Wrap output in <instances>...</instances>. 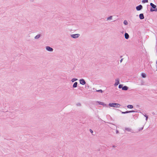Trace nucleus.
<instances>
[{"instance_id":"nucleus-17","label":"nucleus","mask_w":157,"mask_h":157,"mask_svg":"<svg viewBox=\"0 0 157 157\" xmlns=\"http://www.w3.org/2000/svg\"><path fill=\"white\" fill-rule=\"evenodd\" d=\"M141 75L143 78H145L146 77V75L145 73H142L141 74Z\"/></svg>"},{"instance_id":"nucleus-1","label":"nucleus","mask_w":157,"mask_h":157,"mask_svg":"<svg viewBox=\"0 0 157 157\" xmlns=\"http://www.w3.org/2000/svg\"><path fill=\"white\" fill-rule=\"evenodd\" d=\"M109 105L111 107L115 108H119L121 105L118 103H110L109 104Z\"/></svg>"},{"instance_id":"nucleus-15","label":"nucleus","mask_w":157,"mask_h":157,"mask_svg":"<svg viewBox=\"0 0 157 157\" xmlns=\"http://www.w3.org/2000/svg\"><path fill=\"white\" fill-rule=\"evenodd\" d=\"M99 104L103 105V106H105L106 105V104L104 103L103 102L99 101L98 102Z\"/></svg>"},{"instance_id":"nucleus-4","label":"nucleus","mask_w":157,"mask_h":157,"mask_svg":"<svg viewBox=\"0 0 157 157\" xmlns=\"http://www.w3.org/2000/svg\"><path fill=\"white\" fill-rule=\"evenodd\" d=\"M79 34H72L71 35V36L73 38H77L79 37Z\"/></svg>"},{"instance_id":"nucleus-22","label":"nucleus","mask_w":157,"mask_h":157,"mask_svg":"<svg viewBox=\"0 0 157 157\" xmlns=\"http://www.w3.org/2000/svg\"><path fill=\"white\" fill-rule=\"evenodd\" d=\"M97 92H100L101 93H102L103 91L101 90H96Z\"/></svg>"},{"instance_id":"nucleus-25","label":"nucleus","mask_w":157,"mask_h":157,"mask_svg":"<svg viewBox=\"0 0 157 157\" xmlns=\"http://www.w3.org/2000/svg\"><path fill=\"white\" fill-rule=\"evenodd\" d=\"M122 114H125V113H128V111H126V112H121Z\"/></svg>"},{"instance_id":"nucleus-30","label":"nucleus","mask_w":157,"mask_h":157,"mask_svg":"<svg viewBox=\"0 0 157 157\" xmlns=\"http://www.w3.org/2000/svg\"><path fill=\"white\" fill-rule=\"evenodd\" d=\"M156 71H157V61H156Z\"/></svg>"},{"instance_id":"nucleus-16","label":"nucleus","mask_w":157,"mask_h":157,"mask_svg":"<svg viewBox=\"0 0 157 157\" xmlns=\"http://www.w3.org/2000/svg\"><path fill=\"white\" fill-rule=\"evenodd\" d=\"M127 107L128 109H132L133 108V106L132 105H128L127 106Z\"/></svg>"},{"instance_id":"nucleus-27","label":"nucleus","mask_w":157,"mask_h":157,"mask_svg":"<svg viewBox=\"0 0 157 157\" xmlns=\"http://www.w3.org/2000/svg\"><path fill=\"white\" fill-rule=\"evenodd\" d=\"M135 112V111L134 110H132V111H128V113H132V112Z\"/></svg>"},{"instance_id":"nucleus-12","label":"nucleus","mask_w":157,"mask_h":157,"mask_svg":"<svg viewBox=\"0 0 157 157\" xmlns=\"http://www.w3.org/2000/svg\"><path fill=\"white\" fill-rule=\"evenodd\" d=\"M124 36L126 39H128L129 38V35L128 34V33H125L124 34Z\"/></svg>"},{"instance_id":"nucleus-9","label":"nucleus","mask_w":157,"mask_h":157,"mask_svg":"<svg viewBox=\"0 0 157 157\" xmlns=\"http://www.w3.org/2000/svg\"><path fill=\"white\" fill-rule=\"evenodd\" d=\"M113 16H111L110 17H108L107 18V21H111L113 19Z\"/></svg>"},{"instance_id":"nucleus-23","label":"nucleus","mask_w":157,"mask_h":157,"mask_svg":"<svg viewBox=\"0 0 157 157\" xmlns=\"http://www.w3.org/2000/svg\"><path fill=\"white\" fill-rule=\"evenodd\" d=\"M122 86H123V85H122V84H120L119 85L118 87L120 89H121V88H122V87H123Z\"/></svg>"},{"instance_id":"nucleus-31","label":"nucleus","mask_w":157,"mask_h":157,"mask_svg":"<svg viewBox=\"0 0 157 157\" xmlns=\"http://www.w3.org/2000/svg\"><path fill=\"white\" fill-rule=\"evenodd\" d=\"M118 133V131H117H117H116V133Z\"/></svg>"},{"instance_id":"nucleus-26","label":"nucleus","mask_w":157,"mask_h":157,"mask_svg":"<svg viewBox=\"0 0 157 157\" xmlns=\"http://www.w3.org/2000/svg\"><path fill=\"white\" fill-rule=\"evenodd\" d=\"M143 128H144V126H143L142 127L139 128V129L138 131H140L141 130H142L143 129Z\"/></svg>"},{"instance_id":"nucleus-8","label":"nucleus","mask_w":157,"mask_h":157,"mask_svg":"<svg viewBox=\"0 0 157 157\" xmlns=\"http://www.w3.org/2000/svg\"><path fill=\"white\" fill-rule=\"evenodd\" d=\"M143 8V6L141 5H139V6H137L136 7V10L139 11L141 10Z\"/></svg>"},{"instance_id":"nucleus-11","label":"nucleus","mask_w":157,"mask_h":157,"mask_svg":"<svg viewBox=\"0 0 157 157\" xmlns=\"http://www.w3.org/2000/svg\"><path fill=\"white\" fill-rule=\"evenodd\" d=\"M128 87L126 86H124L122 87V90H128Z\"/></svg>"},{"instance_id":"nucleus-21","label":"nucleus","mask_w":157,"mask_h":157,"mask_svg":"<svg viewBox=\"0 0 157 157\" xmlns=\"http://www.w3.org/2000/svg\"><path fill=\"white\" fill-rule=\"evenodd\" d=\"M148 2V0H143L142 1V2L144 3L147 2Z\"/></svg>"},{"instance_id":"nucleus-19","label":"nucleus","mask_w":157,"mask_h":157,"mask_svg":"<svg viewBox=\"0 0 157 157\" xmlns=\"http://www.w3.org/2000/svg\"><path fill=\"white\" fill-rule=\"evenodd\" d=\"M144 116L146 117V122L144 124L146 123V122L147 121L148 119V117L146 115H144Z\"/></svg>"},{"instance_id":"nucleus-20","label":"nucleus","mask_w":157,"mask_h":157,"mask_svg":"<svg viewBox=\"0 0 157 157\" xmlns=\"http://www.w3.org/2000/svg\"><path fill=\"white\" fill-rule=\"evenodd\" d=\"M77 80H78V79H77V78H73L71 79V81L72 82H74Z\"/></svg>"},{"instance_id":"nucleus-6","label":"nucleus","mask_w":157,"mask_h":157,"mask_svg":"<svg viewBox=\"0 0 157 157\" xmlns=\"http://www.w3.org/2000/svg\"><path fill=\"white\" fill-rule=\"evenodd\" d=\"M125 131H127L128 132H131L132 133L133 132L132 129L130 127H125Z\"/></svg>"},{"instance_id":"nucleus-18","label":"nucleus","mask_w":157,"mask_h":157,"mask_svg":"<svg viewBox=\"0 0 157 157\" xmlns=\"http://www.w3.org/2000/svg\"><path fill=\"white\" fill-rule=\"evenodd\" d=\"M123 23L125 25H127L128 24V21L126 20L124 21Z\"/></svg>"},{"instance_id":"nucleus-5","label":"nucleus","mask_w":157,"mask_h":157,"mask_svg":"<svg viewBox=\"0 0 157 157\" xmlns=\"http://www.w3.org/2000/svg\"><path fill=\"white\" fill-rule=\"evenodd\" d=\"M45 48L46 50L50 52H52L53 50V49L52 48L48 46H46Z\"/></svg>"},{"instance_id":"nucleus-3","label":"nucleus","mask_w":157,"mask_h":157,"mask_svg":"<svg viewBox=\"0 0 157 157\" xmlns=\"http://www.w3.org/2000/svg\"><path fill=\"white\" fill-rule=\"evenodd\" d=\"M120 83V79L119 78H116L115 79V83L114 86H117Z\"/></svg>"},{"instance_id":"nucleus-13","label":"nucleus","mask_w":157,"mask_h":157,"mask_svg":"<svg viewBox=\"0 0 157 157\" xmlns=\"http://www.w3.org/2000/svg\"><path fill=\"white\" fill-rule=\"evenodd\" d=\"M40 36H41L40 34H38L35 36L34 39H38L40 37Z\"/></svg>"},{"instance_id":"nucleus-14","label":"nucleus","mask_w":157,"mask_h":157,"mask_svg":"<svg viewBox=\"0 0 157 157\" xmlns=\"http://www.w3.org/2000/svg\"><path fill=\"white\" fill-rule=\"evenodd\" d=\"M78 83L77 82H75L73 85V88H76L77 87Z\"/></svg>"},{"instance_id":"nucleus-7","label":"nucleus","mask_w":157,"mask_h":157,"mask_svg":"<svg viewBox=\"0 0 157 157\" xmlns=\"http://www.w3.org/2000/svg\"><path fill=\"white\" fill-rule=\"evenodd\" d=\"M80 83L82 85H85L86 82L83 79H82L79 80Z\"/></svg>"},{"instance_id":"nucleus-29","label":"nucleus","mask_w":157,"mask_h":157,"mask_svg":"<svg viewBox=\"0 0 157 157\" xmlns=\"http://www.w3.org/2000/svg\"><path fill=\"white\" fill-rule=\"evenodd\" d=\"M123 58H122V59H121V60H120V63H121L122 62V61H123Z\"/></svg>"},{"instance_id":"nucleus-2","label":"nucleus","mask_w":157,"mask_h":157,"mask_svg":"<svg viewBox=\"0 0 157 157\" xmlns=\"http://www.w3.org/2000/svg\"><path fill=\"white\" fill-rule=\"evenodd\" d=\"M150 5L152 7V8L155 9V10H153L152 9H150V11L151 12L157 11V8H156L157 6L156 5H155L152 3H151L150 4Z\"/></svg>"},{"instance_id":"nucleus-24","label":"nucleus","mask_w":157,"mask_h":157,"mask_svg":"<svg viewBox=\"0 0 157 157\" xmlns=\"http://www.w3.org/2000/svg\"><path fill=\"white\" fill-rule=\"evenodd\" d=\"M76 105L77 106H81V104L80 103H78L76 104Z\"/></svg>"},{"instance_id":"nucleus-28","label":"nucleus","mask_w":157,"mask_h":157,"mask_svg":"<svg viewBox=\"0 0 157 157\" xmlns=\"http://www.w3.org/2000/svg\"><path fill=\"white\" fill-rule=\"evenodd\" d=\"M90 132L91 133H93V130H92L91 129H90Z\"/></svg>"},{"instance_id":"nucleus-10","label":"nucleus","mask_w":157,"mask_h":157,"mask_svg":"<svg viewBox=\"0 0 157 157\" xmlns=\"http://www.w3.org/2000/svg\"><path fill=\"white\" fill-rule=\"evenodd\" d=\"M139 17L140 19H144V17L143 14V13H141L139 15Z\"/></svg>"}]
</instances>
